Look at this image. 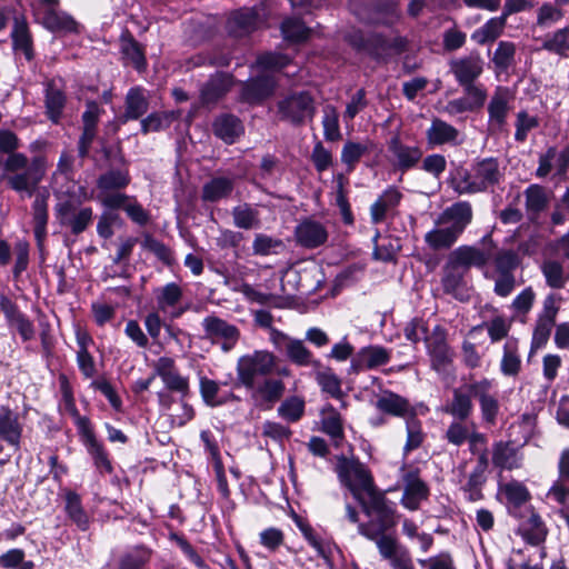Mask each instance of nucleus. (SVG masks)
Masks as SVG:
<instances>
[{
    "label": "nucleus",
    "instance_id": "f257e3e1",
    "mask_svg": "<svg viewBox=\"0 0 569 569\" xmlns=\"http://www.w3.org/2000/svg\"><path fill=\"white\" fill-rule=\"evenodd\" d=\"M472 207L459 201L446 208L436 220V227L425 234V241L432 250L451 248L465 229L471 223Z\"/></svg>",
    "mask_w": 569,
    "mask_h": 569
},
{
    "label": "nucleus",
    "instance_id": "f03ea898",
    "mask_svg": "<svg viewBox=\"0 0 569 569\" xmlns=\"http://www.w3.org/2000/svg\"><path fill=\"white\" fill-rule=\"evenodd\" d=\"M362 512L370 518L367 522L358 525V532L367 538L371 533L376 537L387 535L398 523L396 503L389 500L385 492L378 488L358 500Z\"/></svg>",
    "mask_w": 569,
    "mask_h": 569
},
{
    "label": "nucleus",
    "instance_id": "7ed1b4c3",
    "mask_svg": "<svg viewBox=\"0 0 569 569\" xmlns=\"http://www.w3.org/2000/svg\"><path fill=\"white\" fill-rule=\"evenodd\" d=\"M505 172L493 157L477 160L470 170H461L452 179V188L459 194H475L493 190L503 180Z\"/></svg>",
    "mask_w": 569,
    "mask_h": 569
},
{
    "label": "nucleus",
    "instance_id": "20e7f679",
    "mask_svg": "<svg viewBox=\"0 0 569 569\" xmlns=\"http://www.w3.org/2000/svg\"><path fill=\"white\" fill-rule=\"evenodd\" d=\"M336 472L340 482L350 490L357 501L377 489L370 470L358 459L339 457Z\"/></svg>",
    "mask_w": 569,
    "mask_h": 569
},
{
    "label": "nucleus",
    "instance_id": "39448f33",
    "mask_svg": "<svg viewBox=\"0 0 569 569\" xmlns=\"http://www.w3.org/2000/svg\"><path fill=\"white\" fill-rule=\"evenodd\" d=\"M290 63L288 56L276 52H267L258 57L257 64L263 70L251 78V101L263 100L272 96L277 81L272 70H280Z\"/></svg>",
    "mask_w": 569,
    "mask_h": 569
},
{
    "label": "nucleus",
    "instance_id": "423d86ee",
    "mask_svg": "<svg viewBox=\"0 0 569 569\" xmlns=\"http://www.w3.org/2000/svg\"><path fill=\"white\" fill-rule=\"evenodd\" d=\"M277 107L280 119L293 126L312 120L316 113L315 100L308 91L292 92L279 100Z\"/></svg>",
    "mask_w": 569,
    "mask_h": 569
},
{
    "label": "nucleus",
    "instance_id": "0eeeda50",
    "mask_svg": "<svg viewBox=\"0 0 569 569\" xmlns=\"http://www.w3.org/2000/svg\"><path fill=\"white\" fill-rule=\"evenodd\" d=\"M43 176L44 166L41 158H34L29 169L13 173L4 170L3 160L0 158V182L6 181L7 186L18 193H26L28 197H31Z\"/></svg>",
    "mask_w": 569,
    "mask_h": 569
},
{
    "label": "nucleus",
    "instance_id": "6e6552de",
    "mask_svg": "<svg viewBox=\"0 0 569 569\" xmlns=\"http://www.w3.org/2000/svg\"><path fill=\"white\" fill-rule=\"evenodd\" d=\"M348 40L357 50L365 51L376 58L382 57L389 49L401 52L407 46V41L402 37H396L390 40L380 33L366 34L362 31L349 33Z\"/></svg>",
    "mask_w": 569,
    "mask_h": 569
},
{
    "label": "nucleus",
    "instance_id": "1a4fd4ad",
    "mask_svg": "<svg viewBox=\"0 0 569 569\" xmlns=\"http://www.w3.org/2000/svg\"><path fill=\"white\" fill-rule=\"evenodd\" d=\"M355 14L368 23L392 24L399 17L397 6L391 0H352Z\"/></svg>",
    "mask_w": 569,
    "mask_h": 569
},
{
    "label": "nucleus",
    "instance_id": "9d476101",
    "mask_svg": "<svg viewBox=\"0 0 569 569\" xmlns=\"http://www.w3.org/2000/svg\"><path fill=\"white\" fill-rule=\"evenodd\" d=\"M286 391L284 382L277 377H251V403L260 410H271Z\"/></svg>",
    "mask_w": 569,
    "mask_h": 569
},
{
    "label": "nucleus",
    "instance_id": "9b49d317",
    "mask_svg": "<svg viewBox=\"0 0 569 569\" xmlns=\"http://www.w3.org/2000/svg\"><path fill=\"white\" fill-rule=\"evenodd\" d=\"M367 539L376 543L382 560L388 561L391 569H415L410 552L391 535H367Z\"/></svg>",
    "mask_w": 569,
    "mask_h": 569
},
{
    "label": "nucleus",
    "instance_id": "f8f14e48",
    "mask_svg": "<svg viewBox=\"0 0 569 569\" xmlns=\"http://www.w3.org/2000/svg\"><path fill=\"white\" fill-rule=\"evenodd\" d=\"M481 247L460 246L449 257L452 258L467 272L471 267L482 268L495 257V243L491 234H486L480 240Z\"/></svg>",
    "mask_w": 569,
    "mask_h": 569
},
{
    "label": "nucleus",
    "instance_id": "ddd939ff",
    "mask_svg": "<svg viewBox=\"0 0 569 569\" xmlns=\"http://www.w3.org/2000/svg\"><path fill=\"white\" fill-rule=\"evenodd\" d=\"M430 356L431 367L439 373L448 371L452 362L453 352L447 343V332L441 326H436L426 341Z\"/></svg>",
    "mask_w": 569,
    "mask_h": 569
},
{
    "label": "nucleus",
    "instance_id": "4468645a",
    "mask_svg": "<svg viewBox=\"0 0 569 569\" xmlns=\"http://www.w3.org/2000/svg\"><path fill=\"white\" fill-rule=\"evenodd\" d=\"M401 470L403 493L400 502L406 509L410 511L418 510L420 508L421 502L429 498V487L420 478L418 469L406 470L405 468H402Z\"/></svg>",
    "mask_w": 569,
    "mask_h": 569
},
{
    "label": "nucleus",
    "instance_id": "2eb2a0df",
    "mask_svg": "<svg viewBox=\"0 0 569 569\" xmlns=\"http://www.w3.org/2000/svg\"><path fill=\"white\" fill-rule=\"evenodd\" d=\"M388 161L397 171L406 172L415 168L422 158V150L418 146H409L395 134L388 141Z\"/></svg>",
    "mask_w": 569,
    "mask_h": 569
},
{
    "label": "nucleus",
    "instance_id": "dca6fc26",
    "mask_svg": "<svg viewBox=\"0 0 569 569\" xmlns=\"http://www.w3.org/2000/svg\"><path fill=\"white\" fill-rule=\"evenodd\" d=\"M513 94L508 87L498 86L488 102V126L493 131H501L511 110Z\"/></svg>",
    "mask_w": 569,
    "mask_h": 569
},
{
    "label": "nucleus",
    "instance_id": "f3484780",
    "mask_svg": "<svg viewBox=\"0 0 569 569\" xmlns=\"http://www.w3.org/2000/svg\"><path fill=\"white\" fill-rule=\"evenodd\" d=\"M492 383L483 378L471 382V391L480 406L481 418L485 423L495 426L499 415L500 405L498 398L491 393Z\"/></svg>",
    "mask_w": 569,
    "mask_h": 569
},
{
    "label": "nucleus",
    "instance_id": "a211bd4d",
    "mask_svg": "<svg viewBox=\"0 0 569 569\" xmlns=\"http://www.w3.org/2000/svg\"><path fill=\"white\" fill-rule=\"evenodd\" d=\"M19 147L20 140L13 131L0 129V152L8 154L3 160V167L9 173L24 171L31 166L26 154L16 152Z\"/></svg>",
    "mask_w": 569,
    "mask_h": 569
},
{
    "label": "nucleus",
    "instance_id": "6ab92c4d",
    "mask_svg": "<svg viewBox=\"0 0 569 569\" xmlns=\"http://www.w3.org/2000/svg\"><path fill=\"white\" fill-rule=\"evenodd\" d=\"M204 338L212 342L222 341V349L229 351L239 338V331L233 326L216 316H208L202 320Z\"/></svg>",
    "mask_w": 569,
    "mask_h": 569
},
{
    "label": "nucleus",
    "instance_id": "aec40b11",
    "mask_svg": "<svg viewBox=\"0 0 569 569\" xmlns=\"http://www.w3.org/2000/svg\"><path fill=\"white\" fill-rule=\"evenodd\" d=\"M156 375L159 376L166 388L178 392L182 397L189 393V379L180 375L176 361L170 357H161L154 362Z\"/></svg>",
    "mask_w": 569,
    "mask_h": 569
},
{
    "label": "nucleus",
    "instance_id": "412c9836",
    "mask_svg": "<svg viewBox=\"0 0 569 569\" xmlns=\"http://www.w3.org/2000/svg\"><path fill=\"white\" fill-rule=\"evenodd\" d=\"M449 66L459 86L476 82L483 72V60L479 53L475 52L451 60Z\"/></svg>",
    "mask_w": 569,
    "mask_h": 569
},
{
    "label": "nucleus",
    "instance_id": "4be33fe9",
    "mask_svg": "<svg viewBox=\"0 0 569 569\" xmlns=\"http://www.w3.org/2000/svg\"><path fill=\"white\" fill-rule=\"evenodd\" d=\"M390 351L381 346L361 348L350 361L349 373H359L365 369H373L388 363Z\"/></svg>",
    "mask_w": 569,
    "mask_h": 569
},
{
    "label": "nucleus",
    "instance_id": "5701e85b",
    "mask_svg": "<svg viewBox=\"0 0 569 569\" xmlns=\"http://www.w3.org/2000/svg\"><path fill=\"white\" fill-rule=\"evenodd\" d=\"M470 389L471 382L453 389L452 399L445 411L458 420H467L473 411V392Z\"/></svg>",
    "mask_w": 569,
    "mask_h": 569
},
{
    "label": "nucleus",
    "instance_id": "b1692460",
    "mask_svg": "<svg viewBox=\"0 0 569 569\" xmlns=\"http://www.w3.org/2000/svg\"><path fill=\"white\" fill-rule=\"evenodd\" d=\"M129 182V176L120 170H109L101 174L97 181L99 201L107 207L106 198L112 196H126L124 193L119 192V190L127 187Z\"/></svg>",
    "mask_w": 569,
    "mask_h": 569
},
{
    "label": "nucleus",
    "instance_id": "393cba45",
    "mask_svg": "<svg viewBox=\"0 0 569 569\" xmlns=\"http://www.w3.org/2000/svg\"><path fill=\"white\" fill-rule=\"evenodd\" d=\"M401 192L390 187L386 189L370 207L371 222L378 224L392 213L401 201Z\"/></svg>",
    "mask_w": 569,
    "mask_h": 569
},
{
    "label": "nucleus",
    "instance_id": "a878e982",
    "mask_svg": "<svg viewBox=\"0 0 569 569\" xmlns=\"http://www.w3.org/2000/svg\"><path fill=\"white\" fill-rule=\"evenodd\" d=\"M296 237L302 247L313 249L327 241L328 232L320 222L305 220L297 226Z\"/></svg>",
    "mask_w": 569,
    "mask_h": 569
},
{
    "label": "nucleus",
    "instance_id": "bb28decb",
    "mask_svg": "<svg viewBox=\"0 0 569 569\" xmlns=\"http://www.w3.org/2000/svg\"><path fill=\"white\" fill-rule=\"evenodd\" d=\"M107 208L123 209L128 217L139 226H146L150 220V214L136 199L129 196H112L106 198Z\"/></svg>",
    "mask_w": 569,
    "mask_h": 569
},
{
    "label": "nucleus",
    "instance_id": "cd10ccee",
    "mask_svg": "<svg viewBox=\"0 0 569 569\" xmlns=\"http://www.w3.org/2000/svg\"><path fill=\"white\" fill-rule=\"evenodd\" d=\"M232 81L228 74L218 73L211 77L202 87L200 100L203 106L217 103L231 88Z\"/></svg>",
    "mask_w": 569,
    "mask_h": 569
},
{
    "label": "nucleus",
    "instance_id": "c85d7f7f",
    "mask_svg": "<svg viewBox=\"0 0 569 569\" xmlns=\"http://www.w3.org/2000/svg\"><path fill=\"white\" fill-rule=\"evenodd\" d=\"M429 146L459 144V131L441 119H433L426 132Z\"/></svg>",
    "mask_w": 569,
    "mask_h": 569
},
{
    "label": "nucleus",
    "instance_id": "c756f323",
    "mask_svg": "<svg viewBox=\"0 0 569 569\" xmlns=\"http://www.w3.org/2000/svg\"><path fill=\"white\" fill-rule=\"evenodd\" d=\"M375 406L383 413L406 419L412 412L408 399L392 391H385L377 399Z\"/></svg>",
    "mask_w": 569,
    "mask_h": 569
},
{
    "label": "nucleus",
    "instance_id": "7c9ffc66",
    "mask_svg": "<svg viewBox=\"0 0 569 569\" xmlns=\"http://www.w3.org/2000/svg\"><path fill=\"white\" fill-rule=\"evenodd\" d=\"M466 274L467 271L449 257L442 270L441 284L443 291L448 295L459 297V292L466 286Z\"/></svg>",
    "mask_w": 569,
    "mask_h": 569
},
{
    "label": "nucleus",
    "instance_id": "2f4dec72",
    "mask_svg": "<svg viewBox=\"0 0 569 569\" xmlns=\"http://www.w3.org/2000/svg\"><path fill=\"white\" fill-rule=\"evenodd\" d=\"M528 518L520 523L519 530L528 543L538 546L546 540L548 529L541 517L533 509H528Z\"/></svg>",
    "mask_w": 569,
    "mask_h": 569
},
{
    "label": "nucleus",
    "instance_id": "473e14b6",
    "mask_svg": "<svg viewBox=\"0 0 569 569\" xmlns=\"http://www.w3.org/2000/svg\"><path fill=\"white\" fill-rule=\"evenodd\" d=\"M521 457L518 450L510 443L499 441L492 448V463L500 469H518L521 467Z\"/></svg>",
    "mask_w": 569,
    "mask_h": 569
},
{
    "label": "nucleus",
    "instance_id": "72a5a7b5",
    "mask_svg": "<svg viewBox=\"0 0 569 569\" xmlns=\"http://www.w3.org/2000/svg\"><path fill=\"white\" fill-rule=\"evenodd\" d=\"M233 187V179L222 176L213 177L202 186L201 199L204 202H217L230 196Z\"/></svg>",
    "mask_w": 569,
    "mask_h": 569
},
{
    "label": "nucleus",
    "instance_id": "f704fd0d",
    "mask_svg": "<svg viewBox=\"0 0 569 569\" xmlns=\"http://www.w3.org/2000/svg\"><path fill=\"white\" fill-rule=\"evenodd\" d=\"M526 211L529 220L533 221L547 208L549 199L546 189L540 184H530L523 192Z\"/></svg>",
    "mask_w": 569,
    "mask_h": 569
},
{
    "label": "nucleus",
    "instance_id": "c9c22d12",
    "mask_svg": "<svg viewBox=\"0 0 569 569\" xmlns=\"http://www.w3.org/2000/svg\"><path fill=\"white\" fill-rule=\"evenodd\" d=\"M60 213L61 223L68 226L74 234L84 231L92 220V209L88 207L78 212H71V206L67 203L61 207Z\"/></svg>",
    "mask_w": 569,
    "mask_h": 569
},
{
    "label": "nucleus",
    "instance_id": "e433bc0d",
    "mask_svg": "<svg viewBox=\"0 0 569 569\" xmlns=\"http://www.w3.org/2000/svg\"><path fill=\"white\" fill-rule=\"evenodd\" d=\"M286 355L288 359L300 367L311 366L313 368H320L321 362L313 358L312 352L305 346L302 340L293 339L289 340L286 345Z\"/></svg>",
    "mask_w": 569,
    "mask_h": 569
},
{
    "label": "nucleus",
    "instance_id": "4c0bfd02",
    "mask_svg": "<svg viewBox=\"0 0 569 569\" xmlns=\"http://www.w3.org/2000/svg\"><path fill=\"white\" fill-rule=\"evenodd\" d=\"M11 38L14 50L22 51L26 58L31 60L33 58L32 39L24 18H14Z\"/></svg>",
    "mask_w": 569,
    "mask_h": 569
},
{
    "label": "nucleus",
    "instance_id": "58836bf2",
    "mask_svg": "<svg viewBox=\"0 0 569 569\" xmlns=\"http://www.w3.org/2000/svg\"><path fill=\"white\" fill-rule=\"evenodd\" d=\"M64 510L69 519L81 530L89 528V517L81 505L80 496L71 490L64 493Z\"/></svg>",
    "mask_w": 569,
    "mask_h": 569
},
{
    "label": "nucleus",
    "instance_id": "ea45409f",
    "mask_svg": "<svg viewBox=\"0 0 569 569\" xmlns=\"http://www.w3.org/2000/svg\"><path fill=\"white\" fill-rule=\"evenodd\" d=\"M315 379L322 392L330 395L335 399H341L343 392L341 390V380L329 367L315 368Z\"/></svg>",
    "mask_w": 569,
    "mask_h": 569
},
{
    "label": "nucleus",
    "instance_id": "a19ab883",
    "mask_svg": "<svg viewBox=\"0 0 569 569\" xmlns=\"http://www.w3.org/2000/svg\"><path fill=\"white\" fill-rule=\"evenodd\" d=\"M321 415L322 431L338 443V441H341L345 437L340 413L333 406L328 405L322 409Z\"/></svg>",
    "mask_w": 569,
    "mask_h": 569
},
{
    "label": "nucleus",
    "instance_id": "79ce46f5",
    "mask_svg": "<svg viewBox=\"0 0 569 569\" xmlns=\"http://www.w3.org/2000/svg\"><path fill=\"white\" fill-rule=\"evenodd\" d=\"M281 33L291 43L305 42L310 38L311 29L299 18H286L281 23Z\"/></svg>",
    "mask_w": 569,
    "mask_h": 569
},
{
    "label": "nucleus",
    "instance_id": "37998d69",
    "mask_svg": "<svg viewBox=\"0 0 569 569\" xmlns=\"http://www.w3.org/2000/svg\"><path fill=\"white\" fill-rule=\"evenodd\" d=\"M213 131L217 137L228 143H232L234 139L243 131L238 118L234 116H221L213 123Z\"/></svg>",
    "mask_w": 569,
    "mask_h": 569
},
{
    "label": "nucleus",
    "instance_id": "c03bdc74",
    "mask_svg": "<svg viewBox=\"0 0 569 569\" xmlns=\"http://www.w3.org/2000/svg\"><path fill=\"white\" fill-rule=\"evenodd\" d=\"M549 502L559 507V515L569 511V480L557 478L546 493Z\"/></svg>",
    "mask_w": 569,
    "mask_h": 569
},
{
    "label": "nucleus",
    "instance_id": "a18cd8bd",
    "mask_svg": "<svg viewBox=\"0 0 569 569\" xmlns=\"http://www.w3.org/2000/svg\"><path fill=\"white\" fill-rule=\"evenodd\" d=\"M507 17L501 14L500 17L491 18L481 28L477 29L472 33V40L479 44H485L489 41H495L503 31L506 26Z\"/></svg>",
    "mask_w": 569,
    "mask_h": 569
},
{
    "label": "nucleus",
    "instance_id": "49530a36",
    "mask_svg": "<svg viewBox=\"0 0 569 569\" xmlns=\"http://www.w3.org/2000/svg\"><path fill=\"white\" fill-rule=\"evenodd\" d=\"M407 440L403 446V457H407L411 451L421 447L425 441V433L422 431L421 422L417 419L416 415L411 412L406 419Z\"/></svg>",
    "mask_w": 569,
    "mask_h": 569
},
{
    "label": "nucleus",
    "instance_id": "de8ad7c7",
    "mask_svg": "<svg viewBox=\"0 0 569 569\" xmlns=\"http://www.w3.org/2000/svg\"><path fill=\"white\" fill-rule=\"evenodd\" d=\"M182 295L181 287L176 282H170L156 289L154 296L158 309L166 312L169 308H174L180 302Z\"/></svg>",
    "mask_w": 569,
    "mask_h": 569
},
{
    "label": "nucleus",
    "instance_id": "09e8293b",
    "mask_svg": "<svg viewBox=\"0 0 569 569\" xmlns=\"http://www.w3.org/2000/svg\"><path fill=\"white\" fill-rule=\"evenodd\" d=\"M66 104V96L63 92L50 82L46 90V108L49 119L57 123L61 117Z\"/></svg>",
    "mask_w": 569,
    "mask_h": 569
},
{
    "label": "nucleus",
    "instance_id": "8fccbe9b",
    "mask_svg": "<svg viewBox=\"0 0 569 569\" xmlns=\"http://www.w3.org/2000/svg\"><path fill=\"white\" fill-rule=\"evenodd\" d=\"M148 100L143 94L142 89L132 88L128 91L126 97V119H138L148 110Z\"/></svg>",
    "mask_w": 569,
    "mask_h": 569
},
{
    "label": "nucleus",
    "instance_id": "3c124183",
    "mask_svg": "<svg viewBox=\"0 0 569 569\" xmlns=\"http://www.w3.org/2000/svg\"><path fill=\"white\" fill-rule=\"evenodd\" d=\"M43 26L51 31H74L77 23L63 11L50 9L44 11Z\"/></svg>",
    "mask_w": 569,
    "mask_h": 569
},
{
    "label": "nucleus",
    "instance_id": "603ef678",
    "mask_svg": "<svg viewBox=\"0 0 569 569\" xmlns=\"http://www.w3.org/2000/svg\"><path fill=\"white\" fill-rule=\"evenodd\" d=\"M541 49L566 57L569 51V27L558 29L546 36Z\"/></svg>",
    "mask_w": 569,
    "mask_h": 569
},
{
    "label": "nucleus",
    "instance_id": "864d4df0",
    "mask_svg": "<svg viewBox=\"0 0 569 569\" xmlns=\"http://www.w3.org/2000/svg\"><path fill=\"white\" fill-rule=\"evenodd\" d=\"M33 222H34V237L38 244L41 246L46 237V227L48 222V203L46 197H37L33 204Z\"/></svg>",
    "mask_w": 569,
    "mask_h": 569
},
{
    "label": "nucleus",
    "instance_id": "5fc2aeb1",
    "mask_svg": "<svg viewBox=\"0 0 569 569\" xmlns=\"http://www.w3.org/2000/svg\"><path fill=\"white\" fill-rule=\"evenodd\" d=\"M306 402L301 397L287 398L278 407V415L288 422L299 421L305 413Z\"/></svg>",
    "mask_w": 569,
    "mask_h": 569
},
{
    "label": "nucleus",
    "instance_id": "6e6d98bb",
    "mask_svg": "<svg viewBox=\"0 0 569 569\" xmlns=\"http://www.w3.org/2000/svg\"><path fill=\"white\" fill-rule=\"evenodd\" d=\"M121 51L124 58L137 69L146 68L147 62L141 46L131 36L123 37L121 40Z\"/></svg>",
    "mask_w": 569,
    "mask_h": 569
},
{
    "label": "nucleus",
    "instance_id": "4d7b16f0",
    "mask_svg": "<svg viewBox=\"0 0 569 569\" xmlns=\"http://www.w3.org/2000/svg\"><path fill=\"white\" fill-rule=\"evenodd\" d=\"M541 271L549 287L556 289L565 287L567 277L565 274V269L561 262L551 259L546 260L541 266Z\"/></svg>",
    "mask_w": 569,
    "mask_h": 569
},
{
    "label": "nucleus",
    "instance_id": "13d9d810",
    "mask_svg": "<svg viewBox=\"0 0 569 569\" xmlns=\"http://www.w3.org/2000/svg\"><path fill=\"white\" fill-rule=\"evenodd\" d=\"M501 491L512 508H519L530 499V492L527 487L516 480L503 485Z\"/></svg>",
    "mask_w": 569,
    "mask_h": 569
},
{
    "label": "nucleus",
    "instance_id": "bf43d9fd",
    "mask_svg": "<svg viewBox=\"0 0 569 569\" xmlns=\"http://www.w3.org/2000/svg\"><path fill=\"white\" fill-rule=\"evenodd\" d=\"M226 28L233 38L247 37L249 34V12L244 9L231 12Z\"/></svg>",
    "mask_w": 569,
    "mask_h": 569
},
{
    "label": "nucleus",
    "instance_id": "052dcab7",
    "mask_svg": "<svg viewBox=\"0 0 569 569\" xmlns=\"http://www.w3.org/2000/svg\"><path fill=\"white\" fill-rule=\"evenodd\" d=\"M516 46L510 41H500L493 53L492 62L499 71H507L515 63Z\"/></svg>",
    "mask_w": 569,
    "mask_h": 569
},
{
    "label": "nucleus",
    "instance_id": "680f3d73",
    "mask_svg": "<svg viewBox=\"0 0 569 569\" xmlns=\"http://www.w3.org/2000/svg\"><path fill=\"white\" fill-rule=\"evenodd\" d=\"M274 368V356L268 351H256L251 356V377H270Z\"/></svg>",
    "mask_w": 569,
    "mask_h": 569
},
{
    "label": "nucleus",
    "instance_id": "e2e57ef3",
    "mask_svg": "<svg viewBox=\"0 0 569 569\" xmlns=\"http://www.w3.org/2000/svg\"><path fill=\"white\" fill-rule=\"evenodd\" d=\"M322 126L326 140L337 141L340 139L339 116L333 106L328 104L323 108Z\"/></svg>",
    "mask_w": 569,
    "mask_h": 569
},
{
    "label": "nucleus",
    "instance_id": "0e129e2a",
    "mask_svg": "<svg viewBox=\"0 0 569 569\" xmlns=\"http://www.w3.org/2000/svg\"><path fill=\"white\" fill-rule=\"evenodd\" d=\"M369 152V143H359L348 141L341 150V161L351 171L359 162L362 156Z\"/></svg>",
    "mask_w": 569,
    "mask_h": 569
},
{
    "label": "nucleus",
    "instance_id": "69168bd1",
    "mask_svg": "<svg viewBox=\"0 0 569 569\" xmlns=\"http://www.w3.org/2000/svg\"><path fill=\"white\" fill-rule=\"evenodd\" d=\"M555 323L553 319L538 317L531 341L533 349H540L548 342Z\"/></svg>",
    "mask_w": 569,
    "mask_h": 569
},
{
    "label": "nucleus",
    "instance_id": "338daca9",
    "mask_svg": "<svg viewBox=\"0 0 569 569\" xmlns=\"http://www.w3.org/2000/svg\"><path fill=\"white\" fill-rule=\"evenodd\" d=\"M173 120L172 113L153 112L141 121V131L147 134L169 128Z\"/></svg>",
    "mask_w": 569,
    "mask_h": 569
},
{
    "label": "nucleus",
    "instance_id": "774afa93",
    "mask_svg": "<svg viewBox=\"0 0 569 569\" xmlns=\"http://www.w3.org/2000/svg\"><path fill=\"white\" fill-rule=\"evenodd\" d=\"M24 557L22 549H10L0 557V563L7 569H33V562L24 561Z\"/></svg>",
    "mask_w": 569,
    "mask_h": 569
}]
</instances>
